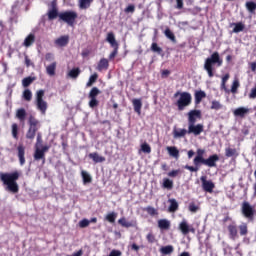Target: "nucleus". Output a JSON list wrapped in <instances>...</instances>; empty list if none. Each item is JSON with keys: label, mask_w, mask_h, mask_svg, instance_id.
<instances>
[{"label": "nucleus", "mask_w": 256, "mask_h": 256, "mask_svg": "<svg viewBox=\"0 0 256 256\" xmlns=\"http://www.w3.org/2000/svg\"><path fill=\"white\" fill-rule=\"evenodd\" d=\"M203 155H205V149L198 148L196 150V156L193 159V163L195 166L185 165L184 169H187V171H190L191 173H197V171H199L200 165H205L210 169H213V167H217V162L219 161L218 154H212L208 158L203 157Z\"/></svg>", "instance_id": "1"}, {"label": "nucleus", "mask_w": 256, "mask_h": 256, "mask_svg": "<svg viewBox=\"0 0 256 256\" xmlns=\"http://www.w3.org/2000/svg\"><path fill=\"white\" fill-rule=\"evenodd\" d=\"M19 177H21V172L17 170L11 173L0 174L1 181L7 186L10 193H19V184H17Z\"/></svg>", "instance_id": "2"}, {"label": "nucleus", "mask_w": 256, "mask_h": 256, "mask_svg": "<svg viewBox=\"0 0 256 256\" xmlns=\"http://www.w3.org/2000/svg\"><path fill=\"white\" fill-rule=\"evenodd\" d=\"M213 65H216V67L223 65V59L219 56V52L212 53L211 56L205 60L204 69L207 71L209 77H215Z\"/></svg>", "instance_id": "3"}, {"label": "nucleus", "mask_w": 256, "mask_h": 256, "mask_svg": "<svg viewBox=\"0 0 256 256\" xmlns=\"http://www.w3.org/2000/svg\"><path fill=\"white\" fill-rule=\"evenodd\" d=\"M174 97H179L175 105L178 107V111H185V107H189L193 101V96L189 92H179L174 94Z\"/></svg>", "instance_id": "4"}, {"label": "nucleus", "mask_w": 256, "mask_h": 256, "mask_svg": "<svg viewBox=\"0 0 256 256\" xmlns=\"http://www.w3.org/2000/svg\"><path fill=\"white\" fill-rule=\"evenodd\" d=\"M28 125L29 128L26 132V139L33 141V139H35V135H37V131H39V128L41 127V122H39L35 116L30 115L28 118Z\"/></svg>", "instance_id": "5"}, {"label": "nucleus", "mask_w": 256, "mask_h": 256, "mask_svg": "<svg viewBox=\"0 0 256 256\" xmlns=\"http://www.w3.org/2000/svg\"><path fill=\"white\" fill-rule=\"evenodd\" d=\"M241 213L249 223H253V221H255V217H256L255 206L251 205V203H249L248 201L242 202Z\"/></svg>", "instance_id": "6"}, {"label": "nucleus", "mask_w": 256, "mask_h": 256, "mask_svg": "<svg viewBox=\"0 0 256 256\" xmlns=\"http://www.w3.org/2000/svg\"><path fill=\"white\" fill-rule=\"evenodd\" d=\"M43 97H45V90H38L36 92V107L42 115H45V113H47L48 104L47 101L43 100Z\"/></svg>", "instance_id": "7"}, {"label": "nucleus", "mask_w": 256, "mask_h": 256, "mask_svg": "<svg viewBox=\"0 0 256 256\" xmlns=\"http://www.w3.org/2000/svg\"><path fill=\"white\" fill-rule=\"evenodd\" d=\"M106 41L113 49V51L109 55V59L113 60L117 57V54L119 53V42H117V40L115 39V34L113 32H109L107 34Z\"/></svg>", "instance_id": "8"}, {"label": "nucleus", "mask_w": 256, "mask_h": 256, "mask_svg": "<svg viewBox=\"0 0 256 256\" xmlns=\"http://www.w3.org/2000/svg\"><path fill=\"white\" fill-rule=\"evenodd\" d=\"M77 17V12L71 10L65 11L59 14V21L67 23L69 27H73V25H75V22L77 21Z\"/></svg>", "instance_id": "9"}, {"label": "nucleus", "mask_w": 256, "mask_h": 256, "mask_svg": "<svg viewBox=\"0 0 256 256\" xmlns=\"http://www.w3.org/2000/svg\"><path fill=\"white\" fill-rule=\"evenodd\" d=\"M101 95V90H99L96 86L92 87L90 92L88 93V99L89 100V107L90 109H95V107H99V101L97 100V97Z\"/></svg>", "instance_id": "10"}, {"label": "nucleus", "mask_w": 256, "mask_h": 256, "mask_svg": "<svg viewBox=\"0 0 256 256\" xmlns=\"http://www.w3.org/2000/svg\"><path fill=\"white\" fill-rule=\"evenodd\" d=\"M51 147L48 145L43 146L42 148H35L34 151V161H42V165H45V154L47 153V151H49Z\"/></svg>", "instance_id": "11"}, {"label": "nucleus", "mask_w": 256, "mask_h": 256, "mask_svg": "<svg viewBox=\"0 0 256 256\" xmlns=\"http://www.w3.org/2000/svg\"><path fill=\"white\" fill-rule=\"evenodd\" d=\"M200 181L202 183V189L206 193H213V189H215V183L212 180H207V176H201Z\"/></svg>", "instance_id": "12"}, {"label": "nucleus", "mask_w": 256, "mask_h": 256, "mask_svg": "<svg viewBox=\"0 0 256 256\" xmlns=\"http://www.w3.org/2000/svg\"><path fill=\"white\" fill-rule=\"evenodd\" d=\"M179 231H181L182 235H189V233H195V228L193 226H190L189 223H187V220H183L179 226Z\"/></svg>", "instance_id": "13"}, {"label": "nucleus", "mask_w": 256, "mask_h": 256, "mask_svg": "<svg viewBox=\"0 0 256 256\" xmlns=\"http://www.w3.org/2000/svg\"><path fill=\"white\" fill-rule=\"evenodd\" d=\"M188 134L191 135H201L203 133V124H197L195 125V123H190L188 124Z\"/></svg>", "instance_id": "14"}, {"label": "nucleus", "mask_w": 256, "mask_h": 256, "mask_svg": "<svg viewBox=\"0 0 256 256\" xmlns=\"http://www.w3.org/2000/svg\"><path fill=\"white\" fill-rule=\"evenodd\" d=\"M197 119H201V110H191L188 112V124L197 123Z\"/></svg>", "instance_id": "15"}, {"label": "nucleus", "mask_w": 256, "mask_h": 256, "mask_svg": "<svg viewBox=\"0 0 256 256\" xmlns=\"http://www.w3.org/2000/svg\"><path fill=\"white\" fill-rule=\"evenodd\" d=\"M17 157L19 159V164L23 167V165H25V147L23 144H19L17 147Z\"/></svg>", "instance_id": "16"}, {"label": "nucleus", "mask_w": 256, "mask_h": 256, "mask_svg": "<svg viewBox=\"0 0 256 256\" xmlns=\"http://www.w3.org/2000/svg\"><path fill=\"white\" fill-rule=\"evenodd\" d=\"M228 233H229V238L232 239V241H235V239H237V237H239V231L237 229V225L236 224H230L228 225Z\"/></svg>", "instance_id": "17"}, {"label": "nucleus", "mask_w": 256, "mask_h": 256, "mask_svg": "<svg viewBox=\"0 0 256 256\" xmlns=\"http://www.w3.org/2000/svg\"><path fill=\"white\" fill-rule=\"evenodd\" d=\"M158 229L160 231H169V229H171V221L168 219L158 220Z\"/></svg>", "instance_id": "18"}, {"label": "nucleus", "mask_w": 256, "mask_h": 256, "mask_svg": "<svg viewBox=\"0 0 256 256\" xmlns=\"http://www.w3.org/2000/svg\"><path fill=\"white\" fill-rule=\"evenodd\" d=\"M207 97V93L203 90H198L194 93V103L195 105H200L201 101Z\"/></svg>", "instance_id": "19"}, {"label": "nucleus", "mask_w": 256, "mask_h": 256, "mask_svg": "<svg viewBox=\"0 0 256 256\" xmlns=\"http://www.w3.org/2000/svg\"><path fill=\"white\" fill-rule=\"evenodd\" d=\"M55 45H58V47H67L69 45V35L60 36L55 40Z\"/></svg>", "instance_id": "20"}, {"label": "nucleus", "mask_w": 256, "mask_h": 256, "mask_svg": "<svg viewBox=\"0 0 256 256\" xmlns=\"http://www.w3.org/2000/svg\"><path fill=\"white\" fill-rule=\"evenodd\" d=\"M132 105L134 107L135 113H137V115H141V109L143 108V102L141 99L134 98L132 100Z\"/></svg>", "instance_id": "21"}, {"label": "nucleus", "mask_w": 256, "mask_h": 256, "mask_svg": "<svg viewBox=\"0 0 256 256\" xmlns=\"http://www.w3.org/2000/svg\"><path fill=\"white\" fill-rule=\"evenodd\" d=\"M89 159H92L94 163H105V156H100L99 153L93 152L88 155Z\"/></svg>", "instance_id": "22"}, {"label": "nucleus", "mask_w": 256, "mask_h": 256, "mask_svg": "<svg viewBox=\"0 0 256 256\" xmlns=\"http://www.w3.org/2000/svg\"><path fill=\"white\" fill-rule=\"evenodd\" d=\"M247 113H249V108H245V107H239L233 111V115L235 117H241L242 119L247 115Z\"/></svg>", "instance_id": "23"}, {"label": "nucleus", "mask_w": 256, "mask_h": 256, "mask_svg": "<svg viewBox=\"0 0 256 256\" xmlns=\"http://www.w3.org/2000/svg\"><path fill=\"white\" fill-rule=\"evenodd\" d=\"M96 69L97 71H107L109 69V60L106 58L100 59Z\"/></svg>", "instance_id": "24"}, {"label": "nucleus", "mask_w": 256, "mask_h": 256, "mask_svg": "<svg viewBox=\"0 0 256 256\" xmlns=\"http://www.w3.org/2000/svg\"><path fill=\"white\" fill-rule=\"evenodd\" d=\"M230 77H231V75L229 73H226L222 77L220 89H221V91H225V93H229V89L227 88V81H229Z\"/></svg>", "instance_id": "25"}, {"label": "nucleus", "mask_w": 256, "mask_h": 256, "mask_svg": "<svg viewBox=\"0 0 256 256\" xmlns=\"http://www.w3.org/2000/svg\"><path fill=\"white\" fill-rule=\"evenodd\" d=\"M239 155V152L235 148L227 147L225 148V157L230 158L234 157V159H237Z\"/></svg>", "instance_id": "26"}, {"label": "nucleus", "mask_w": 256, "mask_h": 256, "mask_svg": "<svg viewBox=\"0 0 256 256\" xmlns=\"http://www.w3.org/2000/svg\"><path fill=\"white\" fill-rule=\"evenodd\" d=\"M59 11L57 10V7H55V2H53V8L48 11V19L49 21H53L54 19H57L59 17Z\"/></svg>", "instance_id": "27"}, {"label": "nucleus", "mask_w": 256, "mask_h": 256, "mask_svg": "<svg viewBox=\"0 0 256 256\" xmlns=\"http://www.w3.org/2000/svg\"><path fill=\"white\" fill-rule=\"evenodd\" d=\"M159 251L163 256L171 255L173 251H175V248L173 247V245H167V246H162Z\"/></svg>", "instance_id": "28"}, {"label": "nucleus", "mask_w": 256, "mask_h": 256, "mask_svg": "<svg viewBox=\"0 0 256 256\" xmlns=\"http://www.w3.org/2000/svg\"><path fill=\"white\" fill-rule=\"evenodd\" d=\"M118 225H121V227H125L126 229H129V227H133L135 225V222L127 221V218L122 217L118 220Z\"/></svg>", "instance_id": "29"}, {"label": "nucleus", "mask_w": 256, "mask_h": 256, "mask_svg": "<svg viewBox=\"0 0 256 256\" xmlns=\"http://www.w3.org/2000/svg\"><path fill=\"white\" fill-rule=\"evenodd\" d=\"M55 71H57V62H53L46 67V73L50 77H55Z\"/></svg>", "instance_id": "30"}, {"label": "nucleus", "mask_w": 256, "mask_h": 256, "mask_svg": "<svg viewBox=\"0 0 256 256\" xmlns=\"http://www.w3.org/2000/svg\"><path fill=\"white\" fill-rule=\"evenodd\" d=\"M33 43H35V34L30 33L23 42V46L24 47H31V45H33Z\"/></svg>", "instance_id": "31"}, {"label": "nucleus", "mask_w": 256, "mask_h": 256, "mask_svg": "<svg viewBox=\"0 0 256 256\" xmlns=\"http://www.w3.org/2000/svg\"><path fill=\"white\" fill-rule=\"evenodd\" d=\"M16 117L20 120L21 123H25L27 117V111L24 108H20L16 111Z\"/></svg>", "instance_id": "32"}, {"label": "nucleus", "mask_w": 256, "mask_h": 256, "mask_svg": "<svg viewBox=\"0 0 256 256\" xmlns=\"http://www.w3.org/2000/svg\"><path fill=\"white\" fill-rule=\"evenodd\" d=\"M167 151L170 155V157H174L175 159H179V149L175 146H168Z\"/></svg>", "instance_id": "33"}, {"label": "nucleus", "mask_w": 256, "mask_h": 256, "mask_svg": "<svg viewBox=\"0 0 256 256\" xmlns=\"http://www.w3.org/2000/svg\"><path fill=\"white\" fill-rule=\"evenodd\" d=\"M164 35L165 37H167V39H170L172 43H177V38L175 37V34L173 33V31H171V29L166 28L164 31Z\"/></svg>", "instance_id": "34"}, {"label": "nucleus", "mask_w": 256, "mask_h": 256, "mask_svg": "<svg viewBox=\"0 0 256 256\" xmlns=\"http://www.w3.org/2000/svg\"><path fill=\"white\" fill-rule=\"evenodd\" d=\"M169 211L170 213H175V211H177L179 209V203H177V200L175 199H169Z\"/></svg>", "instance_id": "35"}, {"label": "nucleus", "mask_w": 256, "mask_h": 256, "mask_svg": "<svg viewBox=\"0 0 256 256\" xmlns=\"http://www.w3.org/2000/svg\"><path fill=\"white\" fill-rule=\"evenodd\" d=\"M79 75H81L80 68H73L72 70H70L68 72V77H70L71 79H77V77H79Z\"/></svg>", "instance_id": "36"}, {"label": "nucleus", "mask_w": 256, "mask_h": 256, "mask_svg": "<svg viewBox=\"0 0 256 256\" xmlns=\"http://www.w3.org/2000/svg\"><path fill=\"white\" fill-rule=\"evenodd\" d=\"M238 229L241 237H245V235L249 233V227L247 226V223H242L239 225Z\"/></svg>", "instance_id": "37"}, {"label": "nucleus", "mask_w": 256, "mask_h": 256, "mask_svg": "<svg viewBox=\"0 0 256 256\" xmlns=\"http://www.w3.org/2000/svg\"><path fill=\"white\" fill-rule=\"evenodd\" d=\"M97 79H99V74L94 73L89 77L88 82L86 83V87H93L94 83H97Z\"/></svg>", "instance_id": "38"}, {"label": "nucleus", "mask_w": 256, "mask_h": 256, "mask_svg": "<svg viewBox=\"0 0 256 256\" xmlns=\"http://www.w3.org/2000/svg\"><path fill=\"white\" fill-rule=\"evenodd\" d=\"M93 0H79V9H89Z\"/></svg>", "instance_id": "39"}, {"label": "nucleus", "mask_w": 256, "mask_h": 256, "mask_svg": "<svg viewBox=\"0 0 256 256\" xmlns=\"http://www.w3.org/2000/svg\"><path fill=\"white\" fill-rule=\"evenodd\" d=\"M188 131L186 129H175L173 131V135L175 138H181V137H185L187 135Z\"/></svg>", "instance_id": "40"}, {"label": "nucleus", "mask_w": 256, "mask_h": 256, "mask_svg": "<svg viewBox=\"0 0 256 256\" xmlns=\"http://www.w3.org/2000/svg\"><path fill=\"white\" fill-rule=\"evenodd\" d=\"M81 175L84 185H87V183H91L93 181V178H91V175L87 173V171H82Z\"/></svg>", "instance_id": "41"}, {"label": "nucleus", "mask_w": 256, "mask_h": 256, "mask_svg": "<svg viewBox=\"0 0 256 256\" xmlns=\"http://www.w3.org/2000/svg\"><path fill=\"white\" fill-rule=\"evenodd\" d=\"M12 137L13 139H19V125L17 123H13L12 126Z\"/></svg>", "instance_id": "42"}, {"label": "nucleus", "mask_w": 256, "mask_h": 256, "mask_svg": "<svg viewBox=\"0 0 256 256\" xmlns=\"http://www.w3.org/2000/svg\"><path fill=\"white\" fill-rule=\"evenodd\" d=\"M116 219H117V212H110L105 216V220L108 221V223H115Z\"/></svg>", "instance_id": "43"}, {"label": "nucleus", "mask_w": 256, "mask_h": 256, "mask_svg": "<svg viewBox=\"0 0 256 256\" xmlns=\"http://www.w3.org/2000/svg\"><path fill=\"white\" fill-rule=\"evenodd\" d=\"M210 109H212L214 111H219L220 109H223V104H221V102H219L217 100H213L211 102Z\"/></svg>", "instance_id": "44"}, {"label": "nucleus", "mask_w": 256, "mask_h": 256, "mask_svg": "<svg viewBox=\"0 0 256 256\" xmlns=\"http://www.w3.org/2000/svg\"><path fill=\"white\" fill-rule=\"evenodd\" d=\"M151 51L153 53H158V55H161V53H163V49L161 47H159V45L157 44V42H153L151 44Z\"/></svg>", "instance_id": "45"}, {"label": "nucleus", "mask_w": 256, "mask_h": 256, "mask_svg": "<svg viewBox=\"0 0 256 256\" xmlns=\"http://www.w3.org/2000/svg\"><path fill=\"white\" fill-rule=\"evenodd\" d=\"M233 33H241L245 29V24L242 22L234 23Z\"/></svg>", "instance_id": "46"}, {"label": "nucleus", "mask_w": 256, "mask_h": 256, "mask_svg": "<svg viewBox=\"0 0 256 256\" xmlns=\"http://www.w3.org/2000/svg\"><path fill=\"white\" fill-rule=\"evenodd\" d=\"M23 99L24 101H31V99H33V93L31 92V90L29 89H25L23 91Z\"/></svg>", "instance_id": "47"}, {"label": "nucleus", "mask_w": 256, "mask_h": 256, "mask_svg": "<svg viewBox=\"0 0 256 256\" xmlns=\"http://www.w3.org/2000/svg\"><path fill=\"white\" fill-rule=\"evenodd\" d=\"M240 85L241 84H239L238 79L234 80L232 83L231 89L229 90V93H233V94L237 93V90L239 89Z\"/></svg>", "instance_id": "48"}, {"label": "nucleus", "mask_w": 256, "mask_h": 256, "mask_svg": "<svg viewBox=\"0 0 256 256\" xmlns=\"http://www.w3.org/2000/svg\"><path fill=\"white\" fill-rule=\"evenodd\" d=\"M163 187L164 189H168V190L173 189V180H170L169 178H165L163 180Z\"/></svg>", "instance_id": "49"}, {"label": "nucleus", "mask_w": 256, "mask_h": 256, "mask_svg": "<svg viewBox=\"0 0 256 256\" xmlns=\"http://www.w3.org/2000/svg\"><path fill=\"white\" fill-rule=\"evenodd\" d=\"M33 81H35V78L28 76L22 80V85L23 87H29Z\"/></svg>", "instance_id": "50"}, {"label": "nucleus", "mask_w": 256, "mask_h": 256, "mask_svg": "<svg viewBox=\"0 0 256 256\" xmlns=\"http://www.w3.org/2000/svg\"><path fill=\"white\" fill-rule=\"evenodd\" d=\"M143 211H146V213L152 217L157 215V210L153 206H147L146 208H143Z\"/></svg>", "instance_id": "51"}, {"label": "nucleus", "mask_w": 256, "mask_h": 256, "mask_svg": "<svg viewBox=\"0 0 256 256\" xmlns=\"http://www.w3.org/2000/svg\"><path fill=\"white\" fill-rule=\"evenodd\" d=\"M141 151L142 153H151V146L149 144H147V142L141 144Z\"/></svg>", "instance_id": "52"}, {"label": "nucleus", "mask_w": 256, "mask_h": 256, "mask_svg": "<svg viewBox=\"0 0 256 256\" xmlns=\"http://www.w3.org/2000/svg\"><path fill=\"white\" fill-rule=\"evenodd\" d=\"M188 209L191 213H197L199 211V206L195 205V202H191Z\"/></svg>", "instance_id": "53"}, {"label": "nucleus", "mask_w": 256, "mask_h": 256, "mask_svg": "<svg viewBox=\"0 0 256 256\" xmlns=\"http://www.w3.org/2000/svg\"><path fill=\"white\" fill-rule=\"evenodd\" d=\"M78 225H79L80 229H85L88 225H90V222L87 218H84L79 222Z\"/></svg>", "instance_id": "54"}, {"label": "nucleus", "mask_w": 256, "mask_h": 256, "mask_svg": "<svg viewBox=\"0 0 256 256\" xmlns=\"http://www.w3.org/2000/svg\"><path fill=\"white\" fill-rule=\"evenodd\" d=\"M146 239L148 241V243H155V241H157L155 239V234H153L152 232H149L147 235H146Z\"/></svg>", "instance_id": "55"}, {"label": "nucleus", "mask_w": 256, "mask_h": 256, "mask_svg": "<svg viewBox=\"0 0 256 256\" xmlns=\"http://www.w3.org/2000/svg\"><path fill=\"white\" fill-rule=\"evenodd\" d=\"M125 13H135V5L130 4L124 9Z\"/></svg>", "instance_id": "56"}, {"label": "nucleus", "mask_w": 256, "mask_h": 256, "mask_svg": "<svg viewBox=\"0 0 256 256\" xmlns=\"http://www.w3.org/2000/svg\"><path fill=\"white\" fill-rule=\"evenodd\" d=\"M41 143H43V138L41 137V133H38L36 144H35V149H37V147H41Z\"/></svg>", "instance_id": "57"}, {"label": "nucleus", "mask_w": 256, "mask_h": 256, "mask_svg": "<svg viewBox=\"0 0 256 256\" xmlns=\"http://www.w3.org/2000/svg\"><path fill=\"white\" fill-rule=\"evenodd\" d=\"M181 173V170H172L168 173V177H177V175H179Z\"/></svg>", "instance_id": "58"}, {"label": "nucleus", "mask_w": 256, "mask_h": 256, "mask_svg": "<svg viewBox=\"0 0 256 256\" xmlns=\"http://www.w3.org/2000/svg\"><path fill=\"white\" fill-rule=\"evenodd\" d=\"M123 255V253L121 252V250H112L108 256H121Z\"/></svg>", "instance_id": "59"}, {"label": "nucleus", "mask_w": 256, "mask_h": 256, "mask_svg": "<svg viewBox=\"0 0 256 256\" xmlns=\"http://www.w3.org/2000/svg\"><path fill=\"white\" fill-rule=\"evenodd\" d=\"M249 99H256V86L251 89L249 93Z\"/></svg>", "instance_id": "60"}, {"label": "nucleus", "mask_w": 256, "mask_h": 256, "mask_svg": "<svg viewBox=\"0 0 256 256\" xmlns=\"http://www.w3.org/2000/svg\"><path fill=\"white\" fill-rule=\"evenodd\" d=\"M25 65L26 67H31L33 63L31 62V59H29V56L25 55Z\"/></svg>", "instance_id": "61"}, {"label": "nucleus", "mask_w": 256, "mask_h": 256, "mask_svg": "<svg viewBox=\"0 0 256 256\" xmlns=\"http://www.w3.org/2000/svg\"><path fill=\"white\" fill-rule=\"evenodd\" d=\"M249 67H250L252 73H256V61L249 63Z\"/></svg>", "instance_id": "62"}, {"label": "nucleus", "mask_w": 256, "mask_h": 256, "mask_svg": "<svg viewBox=\"0 0 256 256\" xmlns=\"http://www.w3.org/2000/svg\"><path fill=\"white\" fill-rule=\"evenodd\" d=\"M183 0H176V9H183Z\"/></svg>", "instance_id": "63"}, {"label": "nucleus", "mask_w": 256, "mask_h": 256, "mask_svg": "<svg viewBox=\"0 0 256 256\" xmlns=\"http://www.w3.org/2000/svg\"><path fill=\"white\" fill-rule=\"evenodd\" d=\"M187 155H188V159H192L193 156L195 155V151L189 150Z\"/></svg>", "instance_id": "64"}]
</instances>
